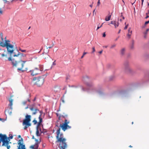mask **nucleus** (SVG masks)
<instances>
[{"label":"nucleus","instance_id":"obj_1","mask_svg":"<svg viewBox=\"0 0 149 149\" xmlns=\"http://www.w3.org/2000/svg\"><path fill=\"white\" fill-rule=\"evenodd\" d=\"M60 130L59 128L56 131V142L58 143V147L60 149H65L67 147L66 139L64 137L63 134L60 133Z\"/></svg>","mask_w":149,"mask_h":149},{"label":"nucleus","instance_id":"obj_2","mask_svg":"<svg viewBox=\"0 0 149 149\" xmlns=\"http://www.w3.org/2000/svg\"><path fill=\"white\" fill-rule=\"evenodd\" d=\"M44 76L38 78L34 77L33 78L32 82L34 84L38 86H40L43 84L44 81Z\"/></svg>","mask_w":149,"mask_h":149},{"label":"nucleus","instance_id":"obj_3","mask_svg":"<svg viewBox=\"0 0 149 149\" xmlns=\"http://www.w3.org/2000/svg\"><path fill=\"white\" fill-rule=\"evenodd\" d=\"M31 116L28 115H26L25 116V118L23 120L22 124L23 125H25L24 128L25 130H26L27 128L31 126V124L30 122L31 121Z\"/></svg>","mask_w":149,"mask_h":149},{"label":"nucleus","instance_id":"obj_4","mask_svg":"<svg viewBox=\"0 0 149 149\" xmlns=\"http://www.w3.org/2000/svg\"><path fill=\"white\" fill-rule=\"evenodd\" d=\"M43 70V68L42 67L39 66L38 68H36L33 70L30 71L31 74L32 76L40 74Z\"/></svg>","mask_w":149,"mask_h":149},{"label":"nucleus","instance_id":"obj_5","mask_svg":"<svg viewBox=\"0 0 149 149\" xmlns=\"http://www.w3.org/2000/svg\"><path fill=\"white\" fill-rule=\"evenodd\" d=\"M124 69L126 72L131 73L132 72V70L129 67V62L127 61H126L124 62Z\"/></svg>","mask_w":149,"mask_h":149},{"label":"nucleus","instance_id":"obj_6","mask_svg":"<svg viewBox=\"0 0 149 149\" xmlns=\"http://www.w3.org/2000/svg\"><path fill=\"white\" fill-rule=\"evenodd\" d=\"M90 77L87 75L83 76L82 78V81L88 86L91 87L93 86L92 84H90L87 81L89 80Z\"/></svg>","mask_w":149,"mask_h":149},{"label":"nucleus","instance_id":"obj_7","mask_svg":"<svg viewBox=\"0 0 149 149\" xmlns=\"http://www.w3.org/2000/svg\"><path fill=\"white\" fill-rule=\"evenodd\" d=\"M18 146L17 149H26L25 145L23 144V139L21 138L18 142Z\"/></svg>","mask_w":149,"mask_h":149},{"label":"nucleus","instance_id":"obj_8","mask_svg":"<svg viewBox=\"0 0 149 149\" xmlns=\"http://www.w3.org/2000/svg\"><path fill=\"white\" fill-rule=\"evenodd\" d=\"M60 127L64 131H65L67 129H70L71 127L70 126L67 124L66 123L60 124Z\"/></svg>","mask_w":149,"mask_h":149},{"label":"nucleus","instance_id":"obj_9","mask_svg":"<svg viewBox=\"0 0 149 149\" xmlns=\"http://www.w3.org/2000/svg\"><path fill=\"white\" fill-rule=\"evenodd\" d=\"M6 47L7 49L8 52H9L10 54H12L14 51V50L12 49L11 50L9 49V48L12 49L13 47V45H10V43L7 42L6 43Z\"/></svg>","mask_w":149,"mask_h":149},{"label":"nucleus","instance_id":"obj_10","mask_svg":"<svg viewBox=\"0 0 149 149\" xmlns=\"http://www.w3.org/2000/svg\"><path fill=\"white\" fill-rule=\"evenodd\" d=\"M69 87H70V86L69 85ZM78 86L79 87L81 90L83 92H88L89 90V89H88L87 88H84L82 86H75L74 85H72L71 86V87H75V88H77L78 87Z\"/></svg>","mask_w":149,"mask_h":149},{"label":"nucleus","instance_id":"obj_11","mask_svg":"<svg viewBox=\"0 0 149 149\" xmlns=\"http://www.w3.org/2000/svg\"><path fill=\"white\" fill-rule=\"evenodd\" d=\"M6 138V134H0V143L2 142L3 143V145L5 144L6 141H5V140Z\"/></svg>","mask_w":149,"mask_h":149},{"label":"nucleus","instance_id":"obj_12","mask_svg":"<svg viewBox=\"0 0 149 149\" xmlns=\"http://www.w3.org/2000/svg\"><path fill=\"white\" fill-rule=\"evenodd\" d=\"M35 141L36 143L34 145H32L30 146V148L31 149H38V144L40 143V142H38L37 139H36Z\"/></svg>","mask_w":149,"mask_h":149},{"label":"nucleus","instance_id":"obj_13","mask_svg":"<svg viewBox=\"0 0 149 149\" xmlns=\"http://www.w3.org/2000/svg\"><path fill=\"white\" fill-rule=\"evenodd\" d=\"M30 110L33 112V115H35L38 112H39L40 113V111H41V114H42V111H40L39 110L37 109L34 108L33 107H32L31 106L30 107Z\"/></svg>","mask_w":149,"mask_h":149},{"label":"nucleus","instance_id":"obj_14","mask_svg":"<svg viewBox=\"0 0 149 149\" xmlns=\"http://www.w3.org/2000/svg\"><path fill=\"white\" fill-rule=\"evenodd\" d=\"M13 95L11 96L9 99V101L10 103L8 104V106L10 107V109L11 110H12L13 109L12 106L13 105Z\"/></svg>","mask_w":149,"mask_h":149},{"label":"nucleus","instance_id":"obj_15","mask_svg":"<svg viewBox=\"0 0 149 149\" xmlns=\"http://www.w3.org/2000/svg\"><path fill=\"white\" fill-rule=\"evenodd\" d=\"M7 138L5 140V141H6L5 143V144L4 145H3V143H2V146H6L7 147V149H10V145H9V139H8V140L7 139Z\"/></svg>","mask_w":149,"mask_h":149},{"label":"nucleus","instance_id":"obj_16","mask_svg":"<svg viewBox=\"0 0 149 149\" xmlns=\"http://www.w3.org/2000/svg\"><path fill=\"white\" fill-rule=\"evenodd\" d=\"M8 60L9 61H11L12 62V64L13 66H16L17 64V62L15 61L14 59H12L10 57L8 58Z\"/></svg>","mask_w":149,"mask_h":149},{"label":"nucleus","instance_id":"obj_17","mask_svg":"<svg viewBox=\"0 0 149 149\" xmlns=\"http://www.w3.org/2000/svg\"><path fill=\"white\" fill-rule=\"evenodd\" d=\"M53 90L55 92L59 93L60 91V88L58 86H56L54 87Z\"/></svg>","mask_w":149,"mask_h":149},{"label":"nucleus","instance_id":"obj_18","mask_svg":"<svg viewBox=\"0 0 149 149\" xmlns=\"http://www.w3.org/2000/svg\"><path fill=\"white\" fill-rule=\"evenodd\" d=\"M40 114L39 117V121L38 123L37 128H38V127L40 126L41 125V123L42 122V118L41 117V111L40 112Z\"/></svg>","mask_w":149,"mask_h":149},{"label":"nucleus","instance_id":"obj_19","mask_svg":"<svg viewBox=\"0 0 149 149\" xmlns=\"http://www.w3.org/2000/svg\"><path fill=\"white\" fill-rule=\"evenodd\" d=\"M21 61L23 62V63H22L21 64L22 65V67L21 68H17V70H21V71L22 72H23L24 70H22V69L23 68L24 66V64L26 62V61Z\"/></svg>","mask_w":149,"mask_h":149},{"label":"nucleus","instance_id":"obj_20","mask_svg":"<svg viewBox=\"0 0 149 149\" xmlns=\"http://www.w3.org/2000/svg\"><path fill=\"white\" fill-rule=\"evenodd\" d=\"M17 52H18V53L17 54H14L13 56H18L19 55H21L22 56H25L26 55L23 53H21L20 52H19L18 50H17Z\"/></svg>","mask_w":149,"mask_h":149},{"label":"nucleus","instance_id":"obj_21","mask_svg":"<svg viewBox=\"0 0 149 149\" xmlns=\"http://www.w3.org/2000/svg\"><path fill=\"white\" fill-rule=\"evenodd\" d=\"M5 43H4L3 42H1L0 43V45L3 47H6V43H7V41L5 40Z\"/></svg>","mask_w":149,"mask_h":149},{"label":"nucleus","instance_id":"obj_22","mask_svg":"<svg viewBox=\"0 0 149 149\" xmlns=\"http://www.w3.org/2000/svg\"><path fill=\"white\" fill-rule=\"evenodd\" d=\"M68 116V115L66 114L64 115H60L58 117V120H60L61 118H65Z\"/></svg>","mask_w":149,"mask_h":149},{"label":"nucleus","instance_id":"obj_23","mask_svg":"<svg viewBox=\"0 0 149 149\" xmlns=\"http://www.w3.org/2000/svg\"><path fill=\"white\" fill-rule=\"evenodd\" d=\"M111 15H109L108 16H106L105 18V20L106 21H108L110 19Z\"/></svg>","mask_w":149,"mask_h":149},{"label":"nucleus","instance_id":"obj_24","mask_svg":"<svg viewBox=\"0 0 149 149\" xmlns=\"http://www.w3.org/2000/svg\"><path fill=\"white\" fill-rule=\"evenodd\" d=\"M5 113H7L9 115H11L12 112L11 111H10L9 110H8L7 109L5 110Z\"/></svg>","mask_w":149,"mask_h":149},{"label":"nucleus","instance_id":"obj_25","mask_svg":"<svg viewBox=\"0 0 149 149\" xmlns=\"http://www.w3.org/2000/svg\"><path fill=\"white\" fill-rule=\"evenodd\" d=\"M125 48L122 49L120 51V53L122 55H123L125 53Z\"/></svg>","mask_w":149,"mask_h":149},{"label":"nucleus","instance_id":"obj_26","mask_svg":"<svg viewBox=\"0 0 149 149\" xmlns=\"http://www.w3.org/2000/svg\"><path fill=\"white\" fill-rule=\"evenodd\" d=\"M119 24V22H116L115 24V28H116L117 27H118Z\"/></svg>","mask_w":149,"mask_h":149},{"label":"nucleus","instance_id":"obj_27","mask_svg":"<svg viewBox=\"0 0 149 149\" xmlns=\"http://www.w3.org/2000/svg\"><path fill=\"white\" fill-rule=\"evenodd\" d=\"M6 137H7V139H9V141H10V139H12L13 138V136L11 135V136H10L9 137H7V136L6 135Z\"/></svg>","mask_w":149,"mask_h":149},{"label":"nucleus","instance_id":"obj_28","mask_svg":"<svg viewBox=\"0 0 149 149\" xmlns=\"http://www.w3.org/2000/svg\"><path fill=\"white\" fill-rule=\"evenodd\" d=\"M134 41L132 40V45L130 47V48L131 49H132L134 48Z\"/></svg>","mask_w":149,"mask_h":149},{"label":"nucleus","instance_id":"obj_29","mask_svg":"<svg viewBox=\"0 0 149 149\" xmlns=\"http://www.w3.org/2000/svg\"><path fill=\"white\" fill-rule=\"evenodd\" d=\"M64 98V95H63L61 99V100H62V101L63 103H65Z\"/></svg>","mask_w":149,"mask_h":149},{"label":"nucleus","instance_id":"obj_30","mask_svg":"<svg viewBox=\"0 0 149 149\" xmlns=\"http://www.w3.org/2000/svg\"><path fill=\"white\" fill-rule=\"evenodd\" d=\"M19 50L22 52H26V50H23L22 49H21L20 47L19 48Z\"/></svg>","mask_w":149,"mask_h":149},{"label":"nucleus","instance_id":"obj_31","mask_svg":"<svg viewBox=\"0 0 149 149\" xmlns=\"http://www.w3.org/2000/svg\"><path fill=\"white\" fill-rule=\"evenodd\" d=\"M0 36L1 37V39L2 40V41L3 40V33H1L0 34Z\"/></svg>","mask_w":149,"mask_h":149},{"label":"nucleus","instance_id":"obj_32","mask_svg":"<svg viewBox=\"0 0 149 149\" xmlns=\"http://www.w3.org/2000/svg\"><path fill=\"white\" fill-rule=\"evenodd\" d=\"M116 22L115 21H112L111 22H110V24H113V25H114L115 26Z\"/></svg>","mask_w":149,"mask_h":149},{"label":"nucleus","instance_id":"obj_33","mask_svg":"<svg viewBox=\"0 0 149 149\" xmlns=\"http://www.w3.org/2000/svg\"><path fill=\"white\" fill-rule=\"evenodd\" d=\"M69 121H68L67 119H65L64 123H66L68 125L69 123Z\"/></svg>","mask_w":149,"mask_h":149},{"label":"nucleus","instance_id":"obj_34","mask_svg":"<svg viewBox=\"0 0 149 149\" xmlns=\"http://www.w3.org/2000/svg\"><path fill=\"white\" fill-rule=\"evenodd\" d=\"M70 78V76L69 75H67L66 76V81H68V80Z\"/></svg>","mask_w":149,"mask_h":149},{"label":"nucleus","instance_id":"obj_35","mask_svg":"<svg viewBox=\"0 0 149 149\" xmlns=\"http://www.w3.org/2000/svg\"><path fill=\"white\" fill-rule=\"evenodd\" d=\"M116 45L115 44H114L112 45L111 47H110L111 49H112L114 47H115L116 46Z\"/></svg>","mask_w":149,"mask_h":149},{"label":"nucleus","instance_id":"obj_36","mask_svg":"<svg viewBox=\"0 0 149 149\" xmlns=\"http://www.w3.org/2000/svg\"><path fill=\"white\" fill-rule=\"evenodd\" d=\"M33 123L35 125L37 123V121L35 119L34 120H33Z\"/></svg>","mask_w":149,"mask_h":149},{"label":"nucleus","instance_id":"obj_37","mask_svg":"<svg viewBox=\"0 0 149 149\" xmlns=\"http://www.w3.org/2000/svg\"><path fill=\"white\" fill-rule=\"evenodd\" d=\"M130 29H131L130 28H129L128 30V33L130 34H130H132V31H130Z\"/></svg>","mask_w":149,"mask_h":149},{"label":"nucleus","instance_id":"obj_38","mask_svg":"<svg viewBox=\"0 0 149 149\" xmlns=\"http://www.w3.org/2000/svg\"><path fill=\"white\" fill-rule=\"evenodd\" d=\"M39 133V132L38 129V128H37L36 134L37 136H38V134Z\"/></svg>","mask_w":149,"mask_h":149},{"label":"nucleus","instance_id":"obj_39","mask_svg":"<svg viewBox=\"0 0 149 149\" xmlns=\"http://www.w3.org/2000/svg\"><path fill=\"white\" fill-rule=\"evenodd\" d=\"M100 0H98V1L97 2V6H99L100 5Z\"/></svg>","mask_w":149,"mask_h":149},{"label":"nucleus","instance_id":"obj_40","mask_svg":"<svg viewBox=\"0 0 149 149\" xmlns=\"http://www.w3.org/2000/svg\"><path fill=\"white\" fill-rule=\"evenodd\" d=\"M92 49H93V51H92V53H93L95 51V49L94 47H93L92 48Z\"/></svg>","mask_w":149,"mask_h":149},{"label":"nucleus","instance_id":"obj_41","mask_svg":"<svg viewBox=\"0 0 149 149\" xmlns=\"http://www.w3.org/2000/svg\"><path fill=\"white\" fill-rule=\"evenodd\" d=\"M26 101H23V102H22V104H23L24 105H25L26 104Z\"/></svg>","mask_w":149,"mask_h":149},{"label":"nucleus","instance_id":"obj_42","mask_svg":"<svg viewBox=\"0 0 149 149\" xmlns=\"http://www.w3.org/2000/svg\"><path fill=\"white\" fill-rule=\"evenodd\" d=\"M131 34H130H130L128 33V34L127 35V36L129 38H130V36H131Z\"/></svg>","mask_w":149,"mask_h":149},{"label":"nucleus","instance_id":"obj_43","mask_svg":"<svg viewBox=\"0 0 149 149\" xmlns=\"http://www.w3.org/2000/svg\"><path fill=\"white\" fill-rule=\"evenodd\" d=\"M102 36L103 37H105L106 36V34L105 32H104L103 33Z\"/></svg>","mask_w":149,"mask_h":149},{"label":"nucleus","instance_id":"obj_44","mask_svg":"<svg viewBox=\"0 0 149 149\" xmlns=\"http://www.w3.org/2000/svg\"><path fill=\"white\" fill-rule=\"evenodd\" d=\"M149 23V21H147L146 22H145V25H146V24H148V23Z\"/></svg>","mask_w":149,"mask_h":149},{"label":"nucleus","instance_id":"obj_45","mask_svg":"<svg viewBox=\"0 0 149 149\" xmlns=\"http://www.w3.org/2000/svg\"><path fill=\"white\" fill-rule=\"evenodd\" d=\"M128 25H128H126V26H125V28H124V29L125 30V29H127V28Z\"/></svg>","mask_w":149,"mask_h":149},{"label":"nucleus","instance_id":"obj_46","mask_svg":"<svg viewBox=\"0 0 149 149\" xmlns=\"http://www.w3.org/2000/svg\"><path fill=\"white\" fill-rule=\"evenodd\" d=\"M56 61H55L53 63H52V65H56V63H55V62Z\"/></svg>","mask_w":149,"mask_h":149},{"label":"nucleus","instance_id":"obj_47","mask_svg":"<svg viewBox=\"0 0 149 149\" xmlns=\"http://www.w3.org/2000/svg\"><path fill=\"white\" fill-rule=\"evenodd\" d=\"M87 53V52H84L83 53V56H84L85 54H86Z\"/></svg>","mask_w":149,"mask_h":149},{"label":"nucleus","instance_id":"obj_48","mask_svg":"<svg viewBox=\"0 0 149 149\" xmlns=\"http://www.w3.org/2000/svg\"><path fill=\"white\" fill-rule=\"evenodd\" d=\"M2 11L1 10V8H0V14H2Z\"/></svg>","mask_w":149,"mask_h":149},{"label":"nucleus","instance_id":"obj_49","mask_svg":"<svg viewBox=\"0 0 149 149\" xmlns=\"http://www.w3.org/2000/svg\"><path fill=\"white\" fill-rule=\"evenodd\" d=\"M54 46V44H53L51 46H50V47H49L48 48H49V49H50L51 48H52L53 46ZM48 48H47V49Z\"/></svg>","mask_w":149,"mask_h":149},{"label":"nucleus","instance_id":"obj_50","mask_svg":"<svg viewBox=\"0 0 149 149\" xmlns=\"http://www.w3.org/2000/svg\"><path fill=\"white\" fill-rule=\"evenodd\" d=\"M147 35L144 34V38H146Z\"/></svg>","mask_w":149,"mask_h":149},{"label":"nucleus","instance_id":"obj_51","mask_svg":"<svg viewBox=\"0 0 149 149\" xmlns=\"http://www.w3.org/2000/svg\"><path fill=\"white\" fill-rule=\"evenodd\" d=\"M146 14L147 15V16L146 17H145V18L146 19H147V18L148 17H149V16H148V15H147V13H146Z\"/></svg>","mask_w":149,"mask_h":149},{"label":"nucleus","instance_id":"obj_52","mask_svg":"<svg viewBox=\"0 0 149 149\" xmlns=\"http://www.w3.org/2000/svg\"><path fill=\"white\" fill-rule=\"evenodd\" d=\"M102 51H102V50H101V51H100L99 52V54H102Z\"/></svg>","mask_w":149,"mask_h":149},{"label":"nucleus","instance_id":"obj_53","mask_svg":"<svg viewBox=\"0 0 149 149\" xmlns=\"http://www.w3.org/2000/svg\"><path fill=\"white\" fill-rule=\"evenodd\" d=\"M3 1L4 3H6L7 2V0H3Z\"/></svg>","mask_w":149,"mask_h":149},{"label":"nucleus","instance_id":"obj_54","mask_svg":"<svg viewBox=\"0 0 149 149\" xmlns=\"http://www.w3.org/2000/svg\"><path fill=\"white\" fill-rule=\"evenodd\" d=\"M113 77H112V78L110 77L109 79V80H112V79H113Z\"/></svg>","mask_w":149,"mask_h":149},{"label":"nucleus","instance_id":"obj_55","mask_svg":"<svg viewBox=\"0 0 149 149\" xmlns=\"http://www.w3.org/2000/svg\"><path fill=\"white\" fill-rule=\"evenodd\" d=\"M100 28V26H98L97 27V28L96 30H97L98 29H99V28Z\"/></svg>","mask_w":149,"mask_h":149},{"label":"nucleus","instance_id":"obj_56","mask_svg":"<svg viewBox=\"0 0 149 149\" xmlns=\"http://www.w3.org/2000/svg\"><path fill=\"white\" fill-rule=\"evenodd\" d=\"M147 32H146V31L144 33V34H146L147 35Z\"/></svg>","mask_w":149,"mask_h":149},{"label":"nucleus","instance_id":"obj_57","mask_svg":"<svg viewBox=\"0 0 149 149\" xmlns=\"http://www.w3.org/2000/svg\"><path fill=\"white\" fill-rule=\"evenodd\" d=\"M1 56H2V57H4V56H5V55L3 54H1Z\"/></svg>","mask_w":149,"mask_h":149},{"label":"nucleus","instance_id":"obj_58","mask_svg":"<svg viewBox=\"0 0 149 149\" xmlns=\"http://www.w3.org/2000/svg\"><path fill=\"white\" fill-rule=\"evenodd\" d=\"M108 46H103V47H105L106 48H107V47H108Z\"/></svg>","mask_w":149,"mask_h":149},{"label":"nucleus","instance_id":"obj_59","mask_svg":"<svg viewBox=\"0 0 149 149\" xmlns=\"http://www.w3.org/2000/svg\"><path fill=\"white\" fill-rule=\"evenodd\" d=\"M120 31H121V30H120V29L119 30V31H118V33H120Z\"/></svg>","mask_w":149,"mask_h":149},{"label":"nucleus","instance_id":"obj_60","mask_svg":"<svg viewBox=\"0 0 149 149\" xmlns=\"http://www.w3.org/2000/svg\"><path fill=\"white\" fill-rule=\"evenodd\" d=\"M66 88V86H65V87L63 88V90H65Z\"/></svg>","mask_w":149,"mask_h":149},{"label":"nucleus","instance_id":"obj_61","mask_svg":"<svg viewBox=\"0 0 149 149\" xmlns=\"http://www.w3.org/2000/svg\"><path fill=\"white\" fill-rule=\"evenodd\" d=\"M21 137V136L20 135H19L18 136V137L19 138H20Z\"/></svg>","mask_w":149,"mask_h":149},{"label":"nucleus","instance_id":"obj_62","mask_svg":"<svg viewBox=\"0 0 149 149\" xmlns=\"http://www.w3.org/2000/svg\"><path fill=\"white\" fill-rule=\"evenodd\" d=\"M92 90L95 91L96 90V88H93L92 89Z\"/></svg>","mask_w":149,"mask_h":149},{"label":"nucleus","instance_id":"obj_63","mask_svg":"<svg viewBox=\"0 0 149 149\" xmlns=\"http://www.w3.org/2000/svg\"><path fill=\"white\" fill-rule=\"evenodd\" d=\"M121 14V17H123V13H121V14Z\"/></svg>","mask_w":149,"mask_h":149},{"label":"nucleus","instance_id":"obj_64","mask_svg":"<svg viewBox=\"0 0 149 149\" xmlns=\"http://www.w3.org/2000/svg\"><path fill=\"white\" fill-rule=\"evenodd\" d=\"M110 65H111L110 64H109L107 65V67H110Z\"/></svg>","mask_w":149,"mask_h":149}]
</instances>
